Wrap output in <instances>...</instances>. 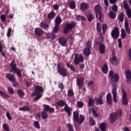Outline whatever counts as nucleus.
Wrapping results in <instances>:
<instances>
[{
  "label": "nucleus",
  "mask_w": 131,
  "mask_h": 131,
  "mask_svg": "<svg viewBox=\"0 0 131 131\" xmlns=\"http://www.w3.org/2000/svg\"><path fill=\"white\" fill-rule=\"evenodd\" d=\"M56 104L59 106V107H64V110L65 112H67L68 116H71L72 115V112L73 111V108L71 107V106H69L68 105V103H67L66 101L65 100H63V99H60L59 100H58L56 102Z\"/></svg>",
  "instance_id": "f257e3e1"
},
{
  "label": "nucleus",
  "mask_w": 131,
  "mask_h": 131,
  "mask_svg": "<svg viewBox=\"0 0 131 131\" xmlns=\"http://www.w3.org/2000/svg\"><path fill=\"white\" fill-rule=\"evenodd\" d=\"M85 120V117L84 115H79V111H74L73 112V121L77 122L78 124H82L83 121Z\"/></svg>",
  "instance_id": "f03ea898"
},
{
  "label": "nucleus",
  "mask_w": 131,
  "mask_h": 131,
  "mask_svg": "<svg viewBox=\"0 0 131 131\" xmlns=\"http://www.w3.org/2000/svg\"><path fill=\"white\" fill-rule=\"evenodd\" d=\"M45 112H42V119H47L48 117V111H49L50 113H54L55 112L54 107H51L49 104H43Z\"/></svg>",
  "instance_id": "7ed1b4c3"
},
{
  "label": "nucleus",
  "mask_w": 131,
  "mask_h": 131,
  "mask_svg": "<svg viewBox=\"0 0 131 131\" xmlns=\"http://www.w3.org/2000/svg\"><path fill=\"white\" fill-rule=\"evenodd\" d=\"M10 66L11 70H9L10 72H16L18 78L22 77L23 75L21 73V70L17 67V64L15 63V60L14 59L11 61L10 63Z\"/></svg>",
  "instance_id": "20e7f679"
},
{
  "label": "nucleus",
  "mask_w": 131,
  "mask_h": 131,
  "mask_svg": "<svg viewBox=\"0 0 131 131\" xmlns=\"http://www.w3.org/2000/svg\"><path fill=\"white\" fill-rule=\"evenodd\" d=\"M57 73L62 77H67L68 75V71L64 67H61L60 63H57Z\"/></svg>",
  "instance_id": "39448f33"
},
{
  "label": "nucleus",
  "mask_w": 131,
  "mask_h": 131,
  "mask_svg": "<svg viewBox=\"0 0 131 131\" xmlns=\"http://www.w3.org/2000/svg\"><path fill=\"white\" fill-rule=\"evenodd\" d=\"M76 26V21H71V23L67 24L63 28V33L64 34H68L69 31L71 30H73L74 29Z\"/></svg>",
  "instance_id": "423d86ee"
},
{
  "label": "nucleus",
  "mask_w": 131,
  "mask_h": 131,
  "mask_svg": "<svg viewBox=\"0 0 131 131\" xmlns=\"http://www.w3.org/2000/svg\"><path fill=\"white\" fill-rule=\"evenodd\" d=\"M110 78L112 82L117 83L119 80V75L117 73L114 74V71L111 70L109 72Z\"/></svg>",
  "instance_id": "0eeeda50"
},
{
  "label": "nucleus",
  "mask_w": 131,
  "mask_h": 131,
  "mask_svg": "<svg viewBox=\"0 0 131 131\" xmlns=\"http://www.w3.org/2000/svg\"><path fill=\"white\" fill-rule=\"evenodd\" d=\"M120 35L119 29L118 27H115L114 29L111 32L112 37L115 39L119 38Z\"/></svg>",
  "instance_id": "6e6552de"
},
{
  "label": "nucleus",
  "mask_w": 131,
  "mask_h": 131,
  "mask_svg": "<svg viewBox=\"0 0 131 131\" xmlns=\"http://www.w3.org/2000/svg\"><path fill=\"white\" fill-rule=\"evenodd\" d=\"M121 90L122 93V104H128V101L127 100V94L126 92H125V89L123 88H121Z\"/></svg>",
  "instance_id": "1a4fd4ad"
},
{
  "label": "nucleus",
  "mask_w": 131,
  "mask_h": 131,
  "mask_svg": "<svg viewBox=\"0 0 131 131\" xmlns=\"http://www.w3.org/2000/svg\"><path fill=\"white\" fill-rule=\"evenodd\" d=\"M83 57L81 54L78 55V53H76L74 59V63L75 64H79V61H83Z\"/></svg>",
  "instance_id": "9d476101"
},
{
  "label": "nucleus",
  "mask_w": 131,
  "mask_h": 131,
  "mask_svg": "<svg viewBox=\"0 0 131 131\" xmlns=\"http://www.w3.org/2000/svg\"><path fill=\"white\" fill-rule=\"evenodd\" d=\"M117 85L116 84H115L113 86L112 88V94L113 96V100L114 102H117Z\"/></svg>",
  "instance_id": "9b49d317"
},
{
  "label": "nucleus",
  "mask_w": 131,
  "mask_h": 131,
  "mask_svg": "<svg viewBox=\"0 0 131 131\" xmlns=\"http://www.w3.org/2000/svg\"><path fill=\"white\" fill-rule=\"evenodd\" d=\"M124 4V8L125 9H126V14L128 17V18H131V9L129 8V6H128V4L127 2V1H125V0L123 2Z\"/></svg>",
  "instance_id": "f8f14e48"
},
{
  "label": "nucleus",
  "mask_w": 131,
  "mask_h": 131,
  "mask_svg": "<svg viewBox=\"0 0 131 131\" xmlns=\"http://www.w3.org/2000/svg\"><path fill=\"white\" fill-rule=\"evenodd\" d=\"M112 56L110 58V61L111 63H112V64H115V66H116V64H117L118 60L116 55H115V53L114 51H112Z\"/></svg>",
  "instance_id": "ddd939ff"
},
{
  "label": "nucleus",
  "mask_w": 131,
  "mask_h": 131,
  "mask_svg": "<svg viewBox=\"0 0 131 131\" xmlns=\"http://www.w3.org/2000/svg\"><path fill=\"white\" fill-rule=\"evenodd\" d=\"M76 83L79 87H83L84 85V79L83 77H76Z\"/></svg>",
  "instance_id": "4468645a"
},
{
  "label": "nucleus",
  "mask_w": 131,
  "mask_h": 131,
  "mask_svg": "<svg viewBox=\"0 0 131 131\" xmlns=\"http://www.w3.org/2000/svg\"><path fill=\"white\" fill-rule=\"evenodd\" d=\"M118 118L117 113H111L110 115V121L111 123H114Z\"/></svg>",
  "instance_id": "2eb2a0df"
},
{
  "label": "nucleus",
  "mask_w": 131,
  "mask_h": 131,
  "mask_svg": "<svg viewBox=\"0 0 131 131\" xmlns=\"http://www.w3.org/2000/svg\"><path fill=\"white\" fill-rule=\"evenodd\" d=\"M34 33L36 36L40 37L41 36H42L43 31L42 29H41L40 28H35L34 29Z\"/></svg>",
  "instance_id": "dca6fc26"
},
{
  "label": "nucleus",
  "mask_w": 131,
  "mask_h": 131,
  "mask_svg": "<svg viewBox=\"0 0 131 131\" xmlns=\"http://www.w3.org/2000/svg\"><path fill=\"white\" fill-rule=\"evenodd\" d=\"M105 49H106L105 45L103 43H102V42H100L99 47V51L100 53H101V54H103V53H105Z\"/></svg>",
  "instance_id": "f3484780"
},
{
  "label": "nucleus",
  "mask_w": 131,
  "mask_h": 131,
  "mask_svg": "<svg viewBox=\"0 0 131 131\" xmlns=\"http://www.w3.org/2000/svg\"><path fill=\"white\" fill-rule=\"evenodd\" d=\"M58 41L59 44H60L61 46H66L67 44V40H66L64 37H59Z\"/></svg>",
  "instance_id": "a211bd4d"
},
{
  "label": "nucleus",
  "mask_w": 131,
  "mask_h": 131,
  "mask_svg": "<svg viewBox=\"0 0 131 131\" xmlns=\"http://www.w3.org/2000/svg\"><path fill=\"white\" fill-rule=\"evenodd\" d=\"M44 89L42 86H40L39 85H37L36 86L35 88V92L39 94H42V91H43Z\"/></svg>",
  "instance_id": "6ab92c4d"
},
{
  "label": "nucleus",
  "mask_w": 131,
  "mask_h": 131,
  "mask_svg": "<svg viewBox=\"0 0 131 131\" xmlns=\"http://www.w3.org/2000/svg\"><path fill=\"white\" fill-rule=\"evenodd\" d=\"M30 110L31 107L29 105H24V106L19 108V111H24L25 112H29Z\"/></svg>",
  "instance_id": "aec40b11"
},
{
  "label": "nucleus",
  "mask_w": 131,
  "mask_h": 131,
  "mask_svg": "<svg viewBox=\"0 0 131 131\" xmlns=\"http://www.w3.org/2000/svg\"><path fill=\"white\" fill-rule=\"evenodd\" d=\"M95 104V99L93 97H89L88 105L89 107H93Z\"/></svg>",
  "instance_id": "412c9836"
},
{
  "label": "nucleus",
  "mask_w": 131,
  "mask_h": 131,
  "mask_svg": "<svg viewBox=\"0 0 131 131\" xmlns=\"http://www.w3.org/2000/svg\"><path fill=\"white\" fill-rule=\"evenodd\" d=\"M56 14L54 11H50L49 13L47 15V17L49 19H53V18H55V16H56Z\"/></svg>",
  "instance_id": "4be33fe9"
},
{
  "label": "nucleus",
  "mask_w": 131,
  "mask_h": 131,
  "mask_svg": "<svg viewBox=\"0 0 131 131\" xmlns=\"http://www.w3.org/2000/svg\"><path fill=\"white\" fill-rule=\"evenodd\" d=\"M125 29L126 32L128 33V34H130L131 33L130 29L129 28V25L127 20L125 21Z\"/></svg>",
  "instance_id": "5701e85b"
},
{
  "label": "nucleus",
  "mask_w": 131,
  "mask_h": 131,
  "mask_svg": "<svg viewBox=\"0 0 131 131\" xmlns=\"http://www.w3.org/2000/svg\"><path fill=\"white\" fill-rule=\"evenodd\" d=\"M40 26L42 29H44L45 30H47V29H49L50 27L48 24L47 23H44V21H41Z\"/></svg>",
  "instance_id": "b1692460"
},
{
  "label": "nucleus",
  "mask_w": 131,
  "mask_h": 131,
  "mask_svg": "<svg viewBox=\"0 0 131 131\" xmlns=\"http://www.w3.org/2000/svg\"><path fill=\"white\" fill-rule=\"evenodd\" d=\"M91 53V50H90L88 46L84 49L83 50V54L85 56H89Z\"/></svg>",
  "instance_id": "393cba45"
},
{
  "label": "nucleus",
  "mask_w": 131,
  "mask_h": 131,
  "mask_svg": "<svg viewBox=\"0 0 131 131\" xmlns=\"http://www.w3.org/2000/svg\"><path fill=\"white\" fill-rule=\"evenodd\" d=\"M106 101L109 104H111L112 102V95L111 93H107V96H106Z\"/></svg>",
  "instance_id": "a878e982"
},
{
  "label": "nucleus",
  "mask_w": 131,
  "mask_h": 131,
  "mask_svg": "<svg viewBox=\"0 0 131 131\" xmlns=\"http://www.w3.org/2000/svg\"><path fill=\"white\" fill-rule=\"evenodd\" d=\"M88 8H89V4H88V3H81L80 9L82 10L85 11L86 10V9H88Z\"/></svg>",
  "instance_id": "bb28decb"
},
{
  "label": "nucleus",
  "mask_w": 131,
  "mask_h": 131,
  "mask_svg": "<svg viewBox=\"0 0 131 131\" xmlns=\"http://www.w3.org/2000/svg\"><path fill=\"white\" fill-rule=\"evenodd\" d=\"M86 17L88 19V21H90V23H91L95 18L94 15V14H92V13H88L86 15Z\"/></svg>",
  "instance_id": "cd10ccee"
},
{
  "label": "nucleus",
  "mask_w": 131,
  "mask_h": 131,
  "mask_svg": "<svg viewBox=\"0 0 131 131\" xmlns=\"http://www.w3.org/2000/svg\"><path fill=\"white\" fill-rule=\"evenodd\" d=\"M108 70V64H107V63H104V64L102 68V71L104 74H107Z\"/></svg>",
  "instance_id": "c85d7f7f"
},
{
  "label": "nucleus",
  "mask_w": 131,
  "mask_h": 131,
  "mask_svg": "<svg viewBox=\"0 0 131 131\" xmlns=\"http://www.w3.org/2000/svg\"><path fill=\"white\" fill-rule=\"evenodd\" d=\"M125 75L126 79H131V70L129 69H127L125 72Z\"/></svg>",
  "instance_id": "c756f323"
},
{
  "label": "nucleus",
  "mask_w": 131,
  "mask_h": 131,
  "mask_svg": "<svg viewBox=\"0 0 131 131\" xmlns=\"http://www.w3.org/2000/svg\"><path fill=\"white\" fill-rule=\"evenodd\" d=\"M3 130L5 131H10V126L9 124H7V123H4V124H3Z\"/></svg>",
  "instance_id": "7c9ffc66"
},
{
  "label": "nucleus",
  "mask_w": 131,
  "mask_h": 131,
  "mask_svg": "<svg viewBox=\"0 0 131 131\" xmlns=\"http://www.w3.org/2000/svg\"><path fill=\"white\" fill-rule=\"evenodd\" d=\"M55 21H56L57 23V27H58V31L59 30V26L62 21V19L60 17V16H57L56 17V18H55Z\"/></svg>",
  "instance_id": "2f4dec72"
},
{
  "label": "nucleus",
  "mask_w": 131,
  "mask_h": 131,
  "mask_svg": "<svg viewBox=\"0 0 131 131\" xmlns=\"http://www.w3.org/2000/svg\"><path fill=\"white\" fill-rule=\"evenodd\" d=\"M89 123L92 125V126H95L96 124V122L93 118H92V117H90L89 118Z\"/></svg>",
  "instance_id": "473e14b6"
},
{
  "label": "nucleus",
  "mask_w": 131,
  "mask_h": 131,
  "mask_svg": "<svg viewBox=\"0 0 131 131\" xmlns=\"http://www.w3.org/2000/svg\"><path fill=\"white\" fill-rule=\"evenodd\" d=\"M6 77L9 81H11V82H12L13 83V75L12 74L9 73H6Z\"/></svg>",
  "instance_id": "72a5a7b5"
},
{
  "label": "nucleus",
  "mask_w": 131,
  "mask_h": 131,
  "mask_svg": "<svg viewBox=\"0 0 131 131\" xmlns=\"http://www.w3.org/2000/svg\"><path fill=\"white\" fill-rule=\"evenodd\" d=\"M0 95L3 97V98H10L9 95H8L6 92L0 90Z\"/></svg>",
  "instance_id": "f704fd0d"
},
{
  "label": "nucleus",
  "mask_w": 131,
  "mask_h": 131,
  "mask_svg": "<svg viewBox=\"0 0 131 131\" xmlns=\"http://www.w3.org/2000/svg\"><path fill=\"white\" fill-rule=\"evenodd\" d=\"M67 67L68 68H70V69L73 71V72H76L75 68L74 67L73 64L70 63V62H67L66 63Z\"/></svg>",
  "instance_id": "c9c22d12"
},
{
  "label": "nucleus",
  "mask_w": 131,
  "mask_h": 131,
  "mask_svg": "<svg viewBox=\"0 0 131 131\" xmlns=\"http://www.w3.org/2000/svg\"><path fill=\"white\" fill-rule=\"evenodd\" d=\"M48 37L51 40H54L56 38V35L54 33H50L48 34Z\"/></svg>",
  "instance_id": "e433bc0d"
},
{
  "label": "nucleus",
  "mask_w": 131,
  "mask_h": 131,
  "mask_svg": "<svg viewBox=\"0 0 131 131\" xmlns=\"http://www.w3.org/2000/svg\"><path fill=\"white\" fill-rule=\"evenodd\" d=\"M76 19L77 21H80V20H86V18L85 16H83L82 15H77L76 16Z\"/></svg>",
  "instance_id": "4c0bfd02"
},
{
  "label": "nucleus",
  "mask_w": 131,
  "mask_h": 131,
  "mask_svg": "<svg viewBox=\"0 0 131 131\" xmlns=\"http://www.w3.org/2000/svg\"><path fill=\"white\" fill-rule=\"evenodd\" d=\"M17 94L19 96H21V97H23L25 95V92L22 90V89H18Z\"/></svg>",
  "instance_id": "58836bf2"
},
{
  "label": "nucleus",
  "mask_w": 131,
  "mask_h": 131,
  "mask_svg": "<svg viewBox=\"0 0 131 131\" xmlns=\"http://www.w3.org/2000/svg\"><path fill=\"white\" fill-rule=\"evenodd\" d=\"M53 31L55 34H57V33H58L59 31L57 21H55V25L54 26V27L53 29Z\"/></svg>",
  "instance_id": "ea45409f"
},
{
  "label": "nucleus",
  "mask_w": 131,
  "mask_h": 131,
  "mask_svg": "<svg viewBox=\"0 0 131 131\" xmlns=\"http://www.w3.org/2000/svg\"><path fill=\"white\" fill-rule=\"evenodd\" d=\"M69 6L71 9H74L76 6L75 1H71V2H70Z\"/></svg>",
  "instance_id": "a19ab883"
},
{
  "label": "nucleus",
  "mask_w": 131,
  "mask_h": 131,
  "mask_svg": "<svg viewBox=\"0 0 131 131\" xmlns=\"http://www.w3.org/2000/svg\"><path fill=\"white\" fill-rule=\"evenodd\" d=\"M121 37L122 39H125L126 37V34L125 33L124 29H121Z\"/></svg>",
  "instance_id": "79ce46f5"
},
{
  "label": "nucleus",
  "mask_w": 131,
  "mask_h": 131,
  "mask_svg": "<svg viewBox=\"0 0 131 131\" xmlns=\"http://www.w3.org/2000/svg\"><path fill=\"white\" fill-rule=\"evenodd\" d=\"M101 8V6L98 4L97 5H96L95 7V12H98V13L100 14V9Z\"/></svg>",
  "instance_id": "37998d69"
},
{
  "label": "nucleus",
  "mask_w": 131,
  "mask_h": 131,
  "mask_svg": "<svg viewBox=\"0 0 131 131\" xmlns=\"http://www.w3.org/2000/svg\"><path fill=\"white\" fill-rule=\"evenodd\" d=\"M12 84H13V86L14 87H16L19 84L18 82H17V81L16 80L15 77V76H14V75H13V82H12Z\"/></svg>",
  "instance_id": "c03bdc74"
},
{
  "label": "nucleus",
  "mask_w": 131,
  "mask_h": 131,
  "mask_svg": "<svg viewBox=\"0 0 131 131\" xmlns=\"http://www.w3.org/2000/svg\"><path fill=\"white\" fill-rule=\"evenodd\" d=\"M96 103H98L99 104H103L104 102H103L102 99H101V98L100 97V95L99 96V97L98 98H96Z\"/></svg>",
  "instance_id": "a18cd8bd"
},
{
  "label": "nucleus",
  "mask_w": 131,
  "mask_h": 131,
  "mask_svg": "<svg viewBox=\"0 0 131 131\" xmlns=\"http://www.w3.org/2000/svg\"><path fill=\"white\" fill-rule=\"evenodd\" d=\"M0 53H1V55L4 57H6V53L4 51H3V45L2 44H0Z\"/></svg>",
  "instance_id": "49530a36"
},
{
  "label": "nucleus",
  "mask_w": 131,
  "mask_h": 131,
  "mask_svg": "<svg viewBox=\"0 0 131 131\" xmlns=\"http://www.w3.org/2000/svg\"><path fill=\"white\" fill-rule=\"evenodd\" d=\"M96 29H97V32H98L100 34L101 32V25L100 23H97Z\"/></svg>",
  "instance_id": "de8ad7c7"
},
{
  "label": "nucleus",
  "mask_w": 131,
  "mask_h": 131,
  "mask_svg": "<svg viewBox=\"0 0 131 131\" xmlns=\"http://www.w3.org/2000/svg\"><path fill=\"white\" fill-rule=\"evenodd\" d=\"M77 105L78 108H83L84 102L83 101H81L80 100H78V101L77 102Z\"/></svg>",
  "instance_id": "09e8293b"
},
{
  "label": "nucleus",
  "mask_w": 131,
  "mask_h": 131,
  "mask_svg": "<svg viewBox=\"0 0 131 131\" xmlns=\"http://www.w3.org/2000/svg\"><path fill=\"white\" fill-rule=\"evenodd\" d=\"M109 16L110 17H111V18H115V17H116V14L115 12H114V11H111L109 13Z\"/></svg>",
  "instance_id": "8fccbe9b"
},
{
  "label": "nucleus",
  "mask_w": 131,
  "mask_h": 131,
  "mask_svg": "<svg viewBox=\"0 0 131 131\" xmlns=\"http://www.w3.org/2000/svg\"><path fill=\"white\" fill-rule=\"evenodd\" d=\"M34 126H35V127H36V128H37L38 129H40V125L38 121H34Z\"/></svg>",
  "instance_id": "3c124183"
},
{
  "label": "nucleus",
  "mask_w": 131,
  "mask_h": 131,
  "mask_svg": "<svg viewBox=\"0 0 131 131\" xmlns=\"http://www.w3.org/2000/svg\"><path fill=\"white\" fill-rule=\"evenodd\" d=\"M107 29V25H106V24H103V25H102V26L103 34H105Z\"/></svg>",
  "instance_id": "603ef678"
},
{
  "label": "nucleus",
  "mask_w": 131,
  "mask_h": 131,
  "mask_svg": "<svg viewBox=\"0 0 131 131\" xmlns=\"http://www.w3.org/2000/svg\"><path fill=\"white\" fill-rule=\"evenodd\" d=\"M68 96H74V92L73 89H69L68 91Z\"/></svg>",
  "instance_id": "864d4df0"
},
{
  "label": "nucleus",
  "mask_w": 131,
  "mask_h": 131,
  "mask_svg": "<svg viewBox=\"0 0 131 131\" xmlns=\"http://www.w3.org/2000/svg\"><path fill=\"white\" fill-rule=\"evenodd\" d=\"M124 14L123 12H121L120 14L119 15V19L120 21L122 22L124 20Z\"/></svg>",
  "instance_id": "5fc2aeb1"
},
{
  "label": "nucleus",
  "mask_w": 131,
  "mask_h": 131,
  "mask_svg": "<svg viewBox=\"0 0 131 131\" xmlns=\"http://www.w3.org/2000/svg\"><path fill=\"white\" fill-rule=\"evenodd\" d=\"M68 131H74L73 126L72 124H70V123L68 124Z\"/></svg>",
  "instance_id": "6e6d98bb"
},
{
  "label": "nucleus",
  "mask_w": 131,
  "mask_h": 131,
  "mask_svg": "<svg viewBox=\"0 0 131 131\" xmlns=\"http://www.w3.org/2000/svg\"><path fill=\"white\" fill-rule=\"evenodd\" d=\"M35 95H36L35 99L36 101H37L38 99H39L40 98H41V97H42V94H39L38 93H37V92H35Z\"/></svg>",
  "instance_id": "4d7b16f0"
},
{
  "label": "nucleus",
  "mask_w": 131,
  "mask_h": 131,
  "mask_svg": "<svg viewBox=\"0 0 131 131\" xmlns=\"http://www.w3.org/2000/svg\"><path fill=\"white\" fill-rule=\"evenodd\" d=\"M2 21L4 22L7 20V15L6 14H2L0 16Z\"/></svg>",
  "instance_id": "13d9d810"
},
{
  "label": "nucleus",
  "mask_w": 131,
  "mask_h": 131,
  "mask_svg": "<svg viewBox=\"0 0 131 131\" xmlns=\"http://www.w3.org/2000/svg\"><path fill=\"white\" fill-rule=\"evenodd\" d=\"M103 16V14L101 11V7L100 8V11H99V19L101 23H102V17Z\"/></svg>",
  "instance_id": "bf43d9fd"
},
{
  "label": "nucleus",
  "mask_w": 131,
  "mask_h": 131,
  "mask_svg": "<svg viewBox=\"0 0 131 131\" xmlns=\"http://www.w3.org/2000/svg\"><path fill=\"white\" fill-rule=\"evenodd\" d=\"M106 123H101L99 125V128L102 131H104Z\"/></svg>",
  "instance_id": "052dcab7"
},
{
  "label": "nucleus",
  "mask_w": 131,
  "mask_h": 131,
  "mask_svg": "<svg viewBox=\"0 0 131 131\" xmlns=\"http://www.w3.org/2000/svg\"><path fill=\"white\" fill-rule=\"evenodd\" d=\"M92 113H93L94 116H95V118H97V117H98L99 115H98V113H97L96 110H94V108H93V110H92Z\"/></svg>",
  "instance_id": "680f3d73"
},
{
  "label": "nucleus",
  "mask_w": 131,
  "mask_h": 131,
  "mask_svg": "<svg viewBox=\"0 0 131 131\" xmlns=\"http://www.w3.org/2000/svg\"><path fill=\"white\" fill-rule=\"evenodd\" d=\"M8 92L9 93H10L11 94H14V90L13 89V88H12V87H8Z\"/></svg>",
  "instance_id": "e2e57ef3"
},
{
  "label": "nucleus",
  "mask_w": 131,
  "mask_h": 131,
  "mask_svg": "<svg viewBox=\"0 0 131 131\" xmlns=\"http://www.w3.org/2000/svg\"><path fill=\"white\" fill-rule=\"evenodd\" d=\"M112 10H113L114 12H117L118 10V7L117 6V5H113V7H112Z\"/></svg>",
  "instance_id": "0e129e2a"
},
{
  "label": "nucleus",
  "mask_w": 131,
  "mask_h": 131,
  "mask_svg": "<svg viewBox=\"0 0 131 131\" xmlns=\"http://www.w3.org/2000/svg\"><path fill=\"white\" fill-rule=\"evenodd\" d=\"M6 116L9 120H12V118L9 112H6Z\"/></svg>",
  "instance_id": "69168bd1"
},
{
  "label": "nucleus",
  "mask_w": 131,
  "mask_h": 131,
  "mask_svg": "<svg viewBox=\"0 0 131 131\" xmlns=\"http://www.w3.org/2000/svg\"><path fill=\"white\" fill-rule=\"evenodd\" d=\"M92 41H88L86 42V46L88 47L89 50H91V48L92 47Z\"/></svg>",
  "instance_id": "338daca9"
},
{
  "label": "nucleus",
  "mask_w": 131,
  "mask_h": 131,
  "mask_svg": "<svg viewBox=\"0 0 131 131\" xmlns=\"http://www.w3.org/2000/svg\"><path fill=\"white\" fill-rule=\"evenodd\" d=\"M118 41L119 47V48H121L122 46V42L121 38H119V39H118Z\"/></svg>",
  "instance_id": "774afa93"
}]
</instances>
